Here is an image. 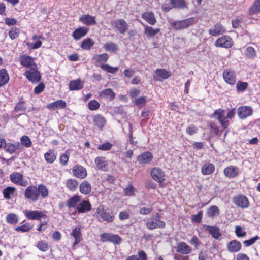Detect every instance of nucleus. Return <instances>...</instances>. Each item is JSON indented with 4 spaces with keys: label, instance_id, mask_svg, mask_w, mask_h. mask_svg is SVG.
Instances as JSON below:
<instances>
[{
    "label": "nucleus",
    "instance_id": "473e14b6",
    "mask_svg": "<svg viewBox=\"0 0 260 260\" xmlns=\"http://www.w3.org/2000/svg\"><path fill=\"white\" fill-rule=\"evenodd\" d=\"M93 122L100 129H102L106 123V119L101 115L96 114L93 117Z\"/></svg>",
    "mask_w": 260,
    "mask_h": 260
},
{
    "label": "nucleus",
    "instance_id": "6ab92c4d",
    "mask_svg": "<svg viewBox=\"0 0 260 260\" xmlns=\"http://www.w3.org/2000/svg\"><path fill=\"white\" fill-rule=\"evenodd\" d=\"M66 106V102L63 100H60L49 103L46 107L49 110H55L57 109H64Z\"/></svg>",
    "mask_w": 260,
    "mask_h": 260
},
{
    "label": "nucleus",
    "instance_id": "e433bc0d",
    "mask_svg": "<svg viewBox=\"0 0 260 260\" xmlns=\"http://www.w3.org/2000/svg\"><path fill=\"white\" fill-rule=\"evenodd\" d=\"M100 96L111 101L115 98V93L113 91L112 89L108 88L103 90L101 92Z\"/></svg>",
    "mask_w": 260,
    "mask_h": 260
},
{
    "label": "nucleus",
    "instance_id": "c03bdc74",
    "mask_svg": "<svg viewBox=\"0 0 260 260\" xmlns=\"http://www.w3.org/2000/svg\"><path fill=\"white\" fill-rule=\"evenodd\" d=\"M6 219L7 222L11 224H15L18 221V216L14 213H10L7 215Z\"/></svg>",
    "mask_w": 260,
    "mask_h": 260
},
{
    "label": "nucleus",
    "instance_id": "338daca9",
    "mask_svg": "<svg viewBox=\"0 0 260 260\" xmlns=\"http://www.w3.org/2000/svg\"><path fill=\"white\" fill-rule=\"evenodd\" d=\"M109 242L119 244L122 242V239L117 235L112 234Z\"/></svg>",
    "mask_w": 260,
    "mask_h": 260
},
{
    "label": "nucleus",
    "instance_id": "5701e85b",
    "mask_svg": "<svg viewBox=\"0 0 260 260\" xmlns=\"http://www.w3.org/2000/svg\"><path fill=\"white\" fill-rule=\"evenodd\" d=\"M204 227L206 231H208L212 237L215 239H218L221 236L219 229L216 226H210L204 225Z\"/></svg>",
    "mask_w": 260,
    "mask_h": 260
},
{
    "label": "nucleus",
    "instance_id": "864d4df0",
    "mask_svg": "<svg viewBox=\"0 0 260 260\" xmlns=\"http://www.w3.org/2000/svg\"><path fill=\"white\" fill-rule=\"evenodd\" d=\"M248 87L247 82L242 81H238L236 84V88L238 92L244 91Z\"/></svg>",
    "mask_w": 260,
    "mask_h": 260
},
{
    "label": "nucleus",
    "instance_id": "3c124183",
    "mask_svg": "<svg viewBox=\"0 0 260 260\" xmlns=\"http://www.w3.org/2000/svg\"><path fill=\"white\" fill-rule=\"evenodd\" d=\"M108 55L107 53H103L97 55L94 57V59L99 63L106 62L108 59Z\"/></svg>",
    "mask_w": 260,
    "mask_h": 260
},
{
    "label": "nucleus",
    "instance_id": "f3484780",
    "mask_svg": "<svg viewBox=\"0 0 260 260\" xmlns=\"http://www.w3.org/2000/svg\"><path fill=\"white\" fill-rule=\"evenodd\" d=\"M91 209V205L88 200H82L77 205V211L79 213H85L89 211Z\"/></svg>",
    "mask_w": 260,
    "mask_h": 260
},
{
    "label": "nucleus",
    "instance_id": "a211bd4d",
    "mask_svg": "<svg viewBox=\"0 0 260 260\" xmlns=\"http://www.w3.org/2000/svg\"><path fill=\"white\" fill-rule=\"evenodd\" d=\"M89 29L85 27H81L76 29L72 33V37L75 40H78L86 36Z\"/></svg>",
    "mask_w": 260,
    "mask_h": 260
},
{
    "label": "nucleus",
    "instance_id": "7ed1b4c3",
    "mask_svg": "<svg viewBox=\"0 0 260 260\" xmlns=\"http://www.w3.org/2000/svg\"><path fill=\"white\" fill-rule=\"evenodd\" d=\"M111 25L113 28L116 29L121 34H125L128 29L127 23L122 19H119L111 21Z\"/></svg>",
    "mask_w": 260,
    "mask_h": 260
},
{
    "label": "nucleus",
    "instance_id": "f8f14e48",
    "mask_svg": "<svg viewBox=\"0 0 260 260\" xmlns=\"http://www.w3.org/2000/svg\"><path fill=\"white\" fill-rule=\"evenodd\" d=\"M233 200L238 207L245 208L249 206V201L245 196L238 195L235 196L233 198Z\"/></svg>",
    "mask_w": 260,
    "mask_h": 260
},
{
    "label": "nucleus",
    "instance_id": "423d86ee",
    "mask_svg": "<svg viewBox=\"0 0 260 260\" xmlns=\"http://www.w3.org/2000/svg\"><path fill=\"white\" fill-rule=\"evenodd\" d=\"M194 23L193 18H189L181 21H176L172 23V26L175 29H182L187 28Z\"/></svg>",
    "mask_w": 260,
    "mask_h": 260
},
{
    "label": "nucleus",
    "instance_id": "a18cd8bd",
    "mask_svg": "<svg viewBox=\"0 0 260 260\" xmlns=\"http://www.w3.org/2000/svg\"><path fill=\"white\" fill-rule=\"evenodd\" d=\"M219 210L217 206H211L208 210V215L209 217H214L219 215Z\"/></svg>",
    "mask_w": 260,
    "mask_h": 260
},
{
    "label": "nucleus",
    "instance_id": "0eeeda50",
    "mask_svg": "<svg viewBox=\"0 0 260 260\" xmlns=\"http://www.w3.org/2000/svg\"><path fill=\"white\" fill-rule=\"evenodd\" d=\"M213 116L220 121L223 128H226L229 126L230 123L229 120L225 118L224 110L223 109H218L216 110L213 113Z\"/></svg>",
    "mask_w": 260,
    "mask_h": 260
},
{
    "label": "nucleus",
    "instance_id": "603ef678",
    "mask_svg": "<svg viewBox=\"0 0 260 260\" xmlns=\"http://www.w3.org/2000/svg\"><path fill=\"white\" fill-rule=\"evenodd\" d=\"M32 227V225L30 223H26L21 226L16 227L15 230L18 232H26L31 229Z\"/></svg>",
    "mask_w": 260,
    "mask_h": 260
},
{
    "label": "nucleus",
    "instance_id": "72a5a7b5",
    "mask_svg": "<svg viewBox=\"0 0 260 260\" xmlns=\"http://www.w3.org/2000/svg\"><path fill=\"white\" fill-rule=\"evenodd\" d=\"M80 191L84 194H88L91 191V186L87 181H84L80 185Z\"/></svg>",
    "mask_w": 260,
    "mask_h": 260
},
{
    "label": "nucleus",
    "instance_id": "09e8293b",
    "mask_svg": "<svg viewBox=\"0 0 260 260\" xmlns=\"http://www.w3.org/2000/svg\"><path fill=\"white\" fill-rule=\"evenodd\" d=\"M250 12L257 13L260 12V0H255L254 4L250 8Z\"/></svg>",
    "mask_w": 260,
    "mask_h": 260
},
{
    "label": "nucleus",
    "instance_id": "f257e3e1",
    "mask_svg": "<svg viewBox=\"0 0 260 260\" xmlns=\"http://www.w3.org/2000/svg\"><path fill=\"white\" fill-rule=\"evenodd\" d=\"M166 223L161 220L160 216L158 213L151 216L147 220L146 226L150 230L155 229H162L165 227Z\"/></svg>",
    "mask_w": 260,
    "mask_h": 260
},
{
    "label": "nucleus",
    "instance_id": "052dcab7",
    "mask_svg": "<svg viewBox=\"0 0 260 260\" xmlns=\"http://www.w3.org/2000/svg\"><path fill=\"white\" fill-rule=\"evenodd\" d=\"M100 106V104L98 101L95 100L90 101L88 103V108L91 111L98 109Z\"/></svg>",
    "mask_w": 260,
    "mask_h": 260
},
{
    "label": "nucleus",
    "instance_id": "b1692460",
    "mask_svg": "<svg viewBox=\"0 0 260 260\" xmlns=\"http://www.w3.org/2000/svg\"><path fill=\"white\" fill-rule=\"evenodd\" d=\"M225 31V29L223 26L220 24H216L209 29V32L213 36H216L222 34Z\"/></svg>",
    "mask_w": 260,
    "mask_h": 260
},
{
    "label": "nucleus",
    "instance_id": "4c0bfd02",
    "mask_svg": "<svg viewBox=\"0 0 260 260\" xmlns=\"http://www.w3.org/2000/svg\"><path fill=\"white\" fill-rule=\"evenodd\" d=\"M105 50L108 52H116L118 50V46L116 43L109 42L104 44L103 46Z\"/></svg>",
    "mask_w": 260,
    "mask_h": 260
},
{
    "label": "nucleus",
    "instance_id": "49530a36",
    "mask_svg": "<svg viewBox=\"0 0 260 260\" xmlns=\"http://www.w3.org/2000/svg\"><path fill=\"white\" fill-rule=\"evenodd\" d=\"M173 7L183 9L186 7V3L184 0H171Z\"/></svg>",
    "mask_w": 260,
    "mask_h": 260
},
{
    "label": "nucleus",
    "instance_id": "f03ea898",
    "mask_svg": "<svg viewBox=\"0 0 260 260\" xmlns=\"http://www.w3.org/2000/svg\"><path fill=\"white\" fill-rule=\"evenodd\" d=\"M36 68L37 67H34L27 69L24 74L26 78L34 83L39 82L41 78L40 72Z\"/></svg>",
    "mask_w": 260,
    "mask_h": 260
},
{
    "label": "nucleus",
    "instance_id": "6e6552de",
    "mask_svg": "<svg viewBox=\"0 0 260 260\" xmlns=\"http://www.w3.org/2000/svg\"><path fill=\"white\" fill-rule=\"evenodd\" d=\"M223 78L224 81L230 84L234 85L236 82L235 72L231 69H225L223 72Z\"/></svg>",
    "mask_w": 260,
    "mask_h": 260
},
{
    "label": "nucleus",
    "instance_id": "39448f33",
    "mask_svg": "<svg viewBox=\"0 0 260 260\" xmlns=\"http://www.w3.org/2000/svg\"><path fill=\"white\" fill-rule=\"evenodd\" d=\"M96 213L103 221L111 222L114 218V214L112 212L107 211L103 209L102 206H99L96 210Z\"/></svg>",
    "mask_w": 260,
    "mask_h": 260
},
{
    "label": "nucleus",
    "instance_id": "20e7f679",
    "mask_svg": "<svg viewBox=\"0 0 260 260\" xmlns=\"http://www.w3.org/2000/svg\"><path fill=\"white\" fill-rule=\"evenodd\" d=\"M38 190L37 187L36 186H28L24 191L25 197L33 202H36L39 199Z\"/></svg>",
    "mask_w": 260,
    "mask_h": 260
},
{
    "label": "nucleus",
    "instance_id": "4468645a",
    "mask_svg": "<svg viewBox=\"0 0 260 260\" xmlns=\"http://www.w3.org/2000/svg\"><path fill=\"white\" fill-rule=\"evenodd\" d=\"M252 111V108L251 107L243 106L238 109L237 114L240 119H245L251 115Z\"/></svg>",
    "mask_w": 260,
    "mask_h": 260
},
{
    "label": "nucleus",
    "instance_id": "680f3d73",
    "mask_svg": "<svg viewBox=\"0 0 260 260\" xmlns=\"http://www.w3.org/2000/svg\"><path fill=\"white\" fill-rule=\"evenodd\" d=\"M113 145L109 142H106L98 146V149L102 151H107L111 149Z\"/></svg>",
    "mask_w": 260,
    "mask_h": 260
},
{
    "label": "nucleus",
    "instance_id": "5fc2aeb1",
    "mask_svg": "<svg viewBox=\"0 0 260 260\" xmlns=\"http://www.w3.org/2000/svg\"><path fill=\"white\" fill-rule=\"evenodd\" d=\"M245 55L249 58H253L256 56V52L254 49L252 47H248L246 49Z\"/></svg>",
    "mask_w": 260,
    "mask_h": 260
},
{
    "label": "nucleus",
    "instance_id": "e2e57ef3",
    "mask_svg": "<svg viewBox=\"0 0 260 260\" xmlns=\"http://www.w3.org/2000/svg\"><path fill=\"white\" fill-rule=\"evenodd\" d=\"M243 228L237 225L235 227V233L237 237H243L246 234V232L243 230Z\"/></svg>",
    "mask_w": 260,
    "mask_h": 260
},
{
    "label": "nucleus",
    "instance_id": "412c9836",
    "mask_svg": "<svg viewBox=\"0 0 260 260\" xmlns=\"http://www.w3.org/2000/svg\"><path fill=\"white\" fill-rule=\"evenodd\" d=\"M191 248L185 242H179L177 247V251L182 254H188L191 251Z\"/></svg>",
    "mask_w": 260,
    "mask_h": 260
},
{
    "label": "nucleus",
    "instance_id": "c756f323",
    "mask_svg": "<svg viewBox=\"0 0 260 260\" xmlns=\"http://www.w3.org/2000/svg\"><path fill=\"white\" fill-rule=\"evenodd\" d=\"M83 82L80 79L71 81L69 87L70 90H78L83 88Z\"/></svg>",
    "mask_w": 260,
    "mask_h": 260
},
{
    "label": "nucleus",
    "instance_id": "a878e982",
    "mask_svg": "<svg viewBox=\"0 0 260 260\" xmlns=\"http://www.w3.org/2000/svg\"><path fill=\"white\" fill-rule=\"evenodd\" d=\"M228 249L230 252H236L239 251L241 248V244L240 242L234 240L228 243Z\"/></svg>",
    "mask_w": 260,
    "mask_h": 260
},
{
    "label": "nucleus",
    "instance_id": "dca6fc26",
    "mask_svg": "<svg viewBox=\"0 0 260 260\" xmlns=\"http://www.w3.org/2000/svg\"><path fill=\"white\" fill-rule=\"evenodd\" d=\"M79 20L86 26L94 25L96 24L95 18L89 14H84L79 18Z\"/></svg>",
    "mask_w": 260,
    "mask_h": 260
},
{
    "label": "nucleus",
    "instance_id": "6e6d98bb",
    "mask_svg": "<svg viewBox=\"0 0 260 260\" xmlns=\"http://www.w3.org/2000/svg\"><path fill=\"white\" fill-rule=\"evenodd\" d=\"M153 211V207L151 206L143 207L140 208L139 213L143 215H147L150 214Z\"/></svg>",
    "mask_w": 260,
    "mask_h": 260
},
{
    "label": "nucleus",
    "instance_id": "aec40b11",
    "mask_svg": "<svg viewBox=\"0 0 260 260\" xmlns=\"http://www.w3.org/2000/svg\"><path fill=\"white\" fill-rule=\"evenodd\" d=\"M20 61L21 64L28 69L37 67V65L34 62V58L30 56L26 55L21 56Z\"/></svg>",
    "mask_w": 260,
    "mask_h": 260
},
{
    "label": "nucleus",
    "instance_id": "f704fd0d",
    "mask_svg": "<svg viewBox=\"0 0 260 260\" xmlns=\"http://www.w3.org/2000/svg\"><path fill=\"white\" fill-rule=\"evenodd\" d=\"M215 170V167L213 164L211 163H206L203 165L201 171L203 175H210Z\"/></svg>",
    "mask_w": 260,
    "mask_h": 260
},
{
    "label": "nucleus",
    "instance_id": "58836bf2",
    "mask_svg": "<svg viewBox=\"0 0 260 260\" xmlns=\"http://www.w3.org/2000/svg\"><path fill=\"white\" fill-rule=\"evenodd\" d=\"M9 77L6 70H0V87L5 85L9 81Z\"/></svg>",
    "mask_w": 260,
    "mask_h": 260
},
{
    "label": "nucleus",
    "instance_id": "ea45409f",
    "mask_svg": "<svg viewBox=\"0 0 260 260\" xmlns=\"http://www.w3.org/2000/svg\"><path fill=\"white\" fill-rule=\"evenodd\" d=\"M94 42L90 38H86L83 40L81 47L84 50H89L94 45Z\"/></svg>",
    "mask_w": 260,
    "mask_h": 260
},
{
    "label": "nucleus",
    "instance_id": "2eb2a0df",
    "mask_svg": "<svg viewBox=\"0 0 260 260\" xmlns=\"http://www.w3.org/2000/svg\"><path fill=\"white\" fill-rule=\"evenodd\" d=\"M72 172L74 176L77 178L83 179L87 176V171L83 166L77 165L72 169Z\"/></svg>",
    "mask_w": 260,
    "mask_h": 260
},
{
    "label": "nucleus",
    "instance_id": "4be33fe9",
    "mask_svg": "<svg viewBox=\"0 0 260 260\" xmlns=\"http://www.w3.org/2000/svg\"><path fill=\"white\" fill-rule=\"evenodd\" d=\"M239 173L238 167L233 166H229L224 170V175L229 178H234Z\"/></svg>",
    "mask_w": 260,
    "mask_h": 260
},
{
    "label": "nucleus",
    "instance_id": "1a4fd4ad",
    "mask_svg": "<svg viewBox=\"0 0 260 260\" xmlns=\"http://www.w3.org/2000/svg\"><path fill=\"white\" fill-rule=\"evenodd\" d=\"M23 213L28 219L31 220H40L41 218H46L47 217L43 212L39 210H25L23 211Z\"/></svg>",
    "mask_w": 260,
    "mask_h": 260
},
{
    "label": "nucleus",
    "instance_id": "c85d7f7f",
    "mask_svg": "<svg viewBox=\"0 0 260 260\" xmlns=\"http://www.w3.org/2000/svg\"><path fill=\"white\" fill-rule=\"evenodd\" d=\"M95 163L98 169L105 171L108 169V164L103 157H98L95 159Z\"/></svg>",
    "mask_w": 260,
    "mask_h": 260
},
{
    "label": "nucleus",
    "instance_id": "7c9ffc66",
    "mask_svg": "<svg viewBox=\"0 0 260 260\" xmlns=\"http://www.w3.org/2000/svg\"><path fill=\"white\" fill-rule=\"evenodd\" d=\"M142 17L150 25H154L156 22L154 14L152 12H146L142 14Z\"/></svg>",
    "mask_w": 260,
    "mask_h": 260
},
{
    "label": "nucleus",
    "instance_id": "774afa93",
    "mask_svg": "<svg viewBox=\"0 0 260 260\" xmlns=\"http://www.w3.org/2000/svg\"><path fill=\"white\" fill-rule=\"evenodd\" d=\"M37 248L42 251H46L48 250V244L43 241H41L38 242Z\"/></svg>",
    "mask_w": 260,
    "mask_h": 260
},
{
    "label": "nucleus",
    "instance_id": "de8ad7c7",
    "mask_svg": "<svg viewBox=\"0 0 260 260\" xmlns=\"http://www.w3.org/2000/svg\"><path fill=\"white\" fill-rule=\"evenodd\" d=\"M100 67L104 71L112 74L116 73L119 69L118 67H112L108 64H102Z\"/></svg>",
    "mask_w": 260,
    "mask_h": 260
},
{
    "label": "nucleus",
    "instance_id": "a19ab883",
    "mask_svg": "<svg viewBox=\"0 0 260 260\" xmlns=\"http://www.w3.org/2000/svg\"><path fill=\"white\" fill-rule=\"evenodd\" d=\"M44 158L48 164H52L55 161L56 157L54 153L50 150L45 153Z\"/></svg>",
    "mask_w": 260,
    "mask_h": 260
},
{
    "label": "nucleus",
    "instance_id": "393cba45",
    "mask_svg": "<svg viewBox=\"0 0 260 260\" xmlns=\"http://www.w3.org/2000/svg\"><path fill=\"white\" fill-rule=\"evenodd\" d=\"M155 74L157 76V78L154 77L156 80H160L159 78L162 79H166L169 78L171 76V73L170 71H168L165 69H157L156 70Z\"/></svg>",
    "mask_w": 260,
    "mask_h": 260
},
{
    "label": "nucleus",
    "instance_id": "bf43d9fd",
    "mask_svg": "<svg viewBox=\"0 0 260 260\" xmlns=\"http://www.w3.org/2000/svg\"><path fill=\"white\" fill-rule=\"evenodd\" d=\"M19 29L16 27H12L9 31V36L12 40H14L19 36Z\"/></svg>",
    "mask_w": 260,
    "mask_h": 260
},
{
    "label": "nucleus",
    "instance_id": "9d476101",
    "mask_svg": "<svg viewBox=\"0 0 260 260\" xmlns=\"http://www.w3.org/2000/svg\"><path fill=\"white\" fill-rule=\"evenodd\" d=\"M233 44L232 39L228 36L221 37L215 42V45L217 47L230 48Z\"/></svg>",
    "mask_w": 260,
    "mask_h": 260
},
{
    "label": "nucleus",
    "instance_id": "9b49d317",
    "mask_svg": "<svg viewBox=\"0 0 260 260\" xmlns=\"http://www.w3.org/2000/svg\"><path fill=\"white\" fill-rule=\"evenodd\" d=\"M150 174L152 178L157 182H162L165 180V173L160 168L155 167L153 168L150 172Z\"/></svg>",
    "mask_w": 260,
    "mask_h": 260
},
{
    "label": "nucleus",
    "instance_id": "8fccbe9b",
    "mask_svg": "<svg viewBox=\"0 0 260 260\" xmlns=\"http://www.w3.org/2000/svg\"><path fill=\"white\" fill-rule=\"evenodd\" d=\"M15 191V189L12 187H7L6 188L4 189L3 194L5 198L9 199L11 198V196L13 195Z\"/></svg>",
    "mask_w": 260,
    "mask_h": 260
},
{
    "label": "nucleus",
    "instance_id": "69168bd1",
    "mask_svg": "<svg viewBox=\"0 0 260 260\" xmlns=\"http://www.w3.org/2000/svg\"><path fill=\"white\" fill-rule=\"evenodd\" d=\"M189 243L190 244L194 246L196 249H198L199 247L202 244L201 241L196 236L192 238Z\"/></svg>",
    "mask_w": 260,
    "mask_h": 260
},
{
    "label": "nucleus",
    "instance_id": "4d7b16f0",
    "mask_svg": "<svg viewBox=\"0 0 260 260\" xmlns=\"http://www.w3.org/2000/svg\"><path fill=\"white\" fill-rule=\"evenodd\" d=\"M20 140L22 144L24 146L26 147H29L31 146V141L28 136L26 135L23 136L21 138Z\"/></svg>",
    "mask_w": 260,
    "mask_h": 260
},
{
    "label": "nucleus",
    "instance_id": "13d9d810",
    "mask_svg": "<svg viewBox=\"0 0 260 260\" xmlns=\"http://www.w3.org/2000/svg\"><path fill=\"white\" fill-rule=\"evenodd\" d=\"M136 189L131 184H128L127 187L124 189V193L127 196H134Z\"/></svg>",
    "mask_w": 260,
    "mask_h": 260
},
{
    "label": "nucleus",
    "instance_id": "ddd939ff",
    "mask_svg": "<svg viewBox=\"0 0 260 260\" xmlns=\"http://www.w3.org/2000/svg\"><path fill=\"white\" fill-rule=\"evenodd\" d=\"M11 181L14 183L19 184L22 186H26L27 185V182L23 180V175L20 173L14 172L10 176Z\"/></svg>",
    "mask_w": 260,
    "mask_h": 260
},
{
    "label": "nucleus",
    "instance_id": "c9c22d12",
    "mask_svg": "<svg viewBox=\"0 0 260 260\" xmlns=\"http://www.w3.org/2000/svg\"><path fill=\"white\" fill-rule=\"evenodd\" d=\"M81 198L78 195H74L70 198L67 202V206L69 208L77 207V203L80 201Z\"/></svg>",
    "mask_w": 260,
    "mask_h": 260
},
{
    "label": "nucleus",
    "instance_id": "0e129e2a",
    "mask_svg": "<svg viewBox=\"0 0 260 260\" xmlns=\"http://www.w3.org/2000/svg\"><path fill=\"white\" fill-rule=\"evenodd\" d=\"M26 109L24 103H19L16 104L15 107V111L17 113L23 112ZM21 113H20L21 114Z\"/></svg>",
    "mask_w": 260,
    "mask_h": 260
},
{
    "label": "nucleus",
    "instance_id": "37998d69",
    "mask_svg": "<svg viewBox=\"0 0 260 260\" xmlns=\"http://www.w3.org/2000/svg\"><path fill=\"white\" fill-rule=\"evenodd\" d=\"M78 182L74 179H69L66 182V186L71 191H75L77 189Z\"/></svg>",
    "mask_w": 260,
    "mask_h": 260
},
{
    "label": "nucleus",
    "instance_id": "2f4dec72",
    "mask_svg": "<svg viewBox=\"0 0 260 260\" xmlns=\"http://www.w3.org/2000/svg\"><path fill=\"white\" fill-rule=\"evenodd\" d=\"M144 34L148 37L151 38L155 36L160 31L159 28L154 29L152 27L148 25H144Z\"/></svg>",
    "mask_w": 260,
    "mask_h": 260
},
{
    "label": "nucleus",
    "instance_id": "bb28decb",
    "mask_svg": "<svg viewBox=\"0 0 260 260\" xmlns=\"http://www.w3.org/2000/svg\"><path fill=\"white\" fill-rule=\"evenodd\" d=\"M153 158L152 154L149 152H145L139 155L137 160L140 164H148L151 161Z\"/></svg>",
    "mask_w": 260,
    "mask_h": 260
},
{
    "label": "nucleus",
    "instance_id": "cd10ccee",
    "mask_svg": "<svg viewBox=\"0 0 260 260\" xmlns=\"http://www.w3.org/2000/svg\"><path fill=\"white\" fill-rule=\"evenodd\" d=\"M19 148L20 143L19 142H16L14 144L8 143H6L4 146V150L10 154L14 153L17 150L19 149Z\"/></svg>",
    "mask_w": 260,
    "mask_h": 260
},
{
    "label": "nucleus",
    "instance_id": "79ce46f5",
    "mask_svg": "<svg viewBox=\"0 0 260 260\" xmlns=\"http://www.w3.org/2000/svg\"><path fill=\"white\" fill-rule=\"evenodd\" d=\"M38 189V196H41L42 198H46L48 195V190L47 188L43 184L39 185L37 187Z\"/></svg>",
    "mask_w": 260,
    "mask_h": 260
}]
</instances>
